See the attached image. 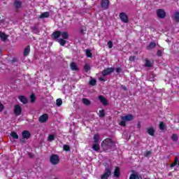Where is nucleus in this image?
Returning <instances> with one entry per match:
<instances>
[{
	"label": "nucleus",
	"instance_id": "44",
	"mask_svg": "<svg viewBox=\"0 0 179 179\" xmlns=\"http://www.w3.org/2000/svg\"><path fill=\"white\" fill-rule=\"evenodd\" d=\"M99 80H101V82L106 81V78H104V76H103L102 77H100Z\"/></svg>",
	"mask_w": 179,
	"mask_h": 179
},
{
	"label": "nucleus",
	"instance_id": "43",
	"mask_svg": "<svg viewBox=\"0 0 179 179\" xmlns=\"http://www.w3.org/2000/svg\"><path fill=\"white\" fill-rule=\"evenodd\" d=\"M108 45L109 48H113V42L112 41H108Z\"/></svg>",
	"mask_w": 179,
	"mask_h": 179
},
{
	"label": "nucleus",
	"instance_id": "47",
	"mask_svg": "<svg viewBox=\"0 0 179 179\" xmlns=\"http://www.w3.org/2000/svg\"><path fill=\"white\" fill-rule=\"evenodd\" d=\"M116 72L119 73V72H121V68L118 67L116 69Z\"/></svg>",
	"mask_w": 179,
	"mask_h": 179
},
{
	"label": "nucleus",
	"instance_id": "45",
	"mask_svg": "<svg viewBox=\"0 0 179 179\" xmlns=\"http://www.w3.org/2000/svg\"><path fill=\"white\" fill-rule=\"evenodd\" d=\"M129 61L132 62V61H135V56H131L129 57Z\"/></svg>",
	"mask_w": 179,
	"mask_h": 179
},
{
	"label": "nucleus",
	"instance_id": "33",
	"mask_svg": "<svg viewBox=\"0 0 179 179\" xmlns=\"http://www.w3.org/2000/svg\"><path fill=\"white\" fill-rule=\"evenodd\" d=\"M83 103H84L85 104V106L90 105V101H89V99H83Z\"/></svg>",
	"mask_w": 179,
	"mask_h": 179
},
{
	"label": "nucleus",
	"instance_id": "22",
	"mask_svg": "<svg viewBox=\"0 0 179 179\" xmlns=\"http://www.w3.org/2000/svg\"><path fill=\"white\" fill-rule=\"evenodd\" d=\"M30 54V46H27L24 51V57H27Z\"/></svg>",
	"mask_w": 179,
	"mask_h": 179
},
{
	"label": "nucleus",
	"instance_id": "31",
	"mask_svg": "<svg viewBox=\"0 0 179 179\" xmlns=\"http://www.w3.org/2000/svg\"><path fill=\"white\" fill-rule=\"evenodd\" d=\"M10 136H11L12 138H13L14 139H18V138H19V136L17 135V134H16V133L14 132V131L11 132Z\"/></svg>",
	"mask_w": 179,
	"mask_h": 179
},
{
	"label": "nucleus",
	"instance_id": "23",
	"mask_svg": "<svg viewBox=\"0 0 179 179\" xmlns=\"http://www.w3.org/2000/svg\"><path fill=\"white\" fill-rule=\"evenodd\" d=\"M177 163H178V166H179L178 157H176L175 158V161L171 164V167H176V166H177Z\"/></svg>",
	"mask_w": 179,
	"mask_h": 179
},
{
	"label": "nucleus",
	"instance_id": "13",
	"mask_svg": "<svg viewBox=\"0 0 179 179\" xmlns=\"http://www.w3.org/2000/svg\"><path fill=\"white\" fill-rule=\"evenodd\" d=\"M30 132L29 131H24L22 132V137L24 138L25 139H29L30 138Z\"/></svg>",
	"mask_w": 179,
	"mask_h": 179
},
{
	"label": "nucleus",
	"instance_id": "16",
	"mask_svg": "<svg viewBox=\"0 0 179 179\" xmlns=\"http://www.w3.org/2000/svg\"><path fill=\"white\" fill-rule=\"evenodd\" d=\"M14 6H15V8H17V9H19V8H22V1L19 0H15Z\"/></svg>",
	"mask_w": 179,
	"mask_h": 179
},
{
	"label": "nucleus",
	"instance_id": "17",
	"mask_svg": "<svg viewBox=\"0 0 179 179\" xmlns=\"http://www.w3.org/2000/svg\"><path fill=\"white\" fill-rule=\"evenodd\" d=\"M0 38L2 40V41H5L6 38H8V35L5 34V33L0 31Z\"/></svg>",
	"mask_w": 179,
	"mask_h": 179
},
{
	"label": "nucleus",
	"instance_id": "35",
	"mask_svg": "<svg viewBox=\"0 0 179 179\" xmlns=\"http://www.w3.org/2000/svg\"><path fill=\"white\" fill-rule=\"evenodd\" d=\"M129 179H139V176L136 174H131Z\"/></svg>",
	"mask_w": 179,
	"mask_h": 179
},
{
	"label": "nucleus",
	"instance_id": "42",
	"mask_svg": "<svg viewBox=\"0 0 179 179\" xmlns=\"http://www.w3.org/2000/svg\"><path fill=\"white\" fill-rule=\"evenodd\" d=\"M162 54H163V51L162 50H158L157 52V55H158V57H162Z\"/></svg>",
	"mask_w": 179,
	"mask_h": 179
},
{
	"label": "nucleus",
	"instance_id": "5",
	"mask_svg": "<svg viewBox=\"0 0 179 179\" xmlns=\"http://www.w3.org/2000/svg\"><path fill=\"white\" fill-rule=\"evenodd\" d=\"M50 162L52 164H58L59 163V157L57 155H53L50 157Z\"/></svg>",
	"mask_w": 179,
	"mask_h": 179
},
{
	"label": "nucleus",
	"instance_id": "37",
	"mask_svg": "<svg viewBox=\"0 0 179 179\" xmlns=\"http://www.w3.org/2000/svg\"><path fill=\"white\" fill-rule=\"evenodd\" d=\"M63 149L64 150H65L66 152H69V150H71V148H69V145H64L63 146Z\"/></svg>",
	"mask_w": 179,
	"mask_h": 179
},
{
	"label": "nucleus",
	"instance_id": "9",
	"mask_svg": "<svg viewBox=\"0 0 179 179\" xmlns=\"http://www.w3.org/2000/svg\"><path fill=\"white\" fill-rule=\"evenodd\" d=\"M157 15L158 17H160V19H164V17H166V12L162 9L157 10Z\"/></svg>",
	"mask_w": 179,
	"mask_h": 179
},
{
	"label": "nucleus",
	"instance_id": "21",
	"mask_svg": "<svg viewBox=\"0 0 179 179\" xmlns=\"http://www.w3.org/2000/svg\"><path fill=\"white\" fill-rule=\"evenodd\" d=\"M92 149L96 152L100 150V145L98 143H95V144L92 146Z\"/></svg>",
	"mask_w": 179,
	"mask_h": 179
},
{
	"label": "nucleus",
	"instance_id": "38",
	"mask_svg": "<svg viewBox=\"0 0 179 179\" xmlns=\"http://www.w3.org/2000/svg\"><path fill=\"white\" fill-rule=\"evenodd\" d=\"M96 79L92 78L90 80V84L92 85V86H94V85H96Z\"/></svg>",
	"mask_w": 179,
	"mask_h": 179
},
{
	"label": "nucleus",
	"instance_id": "26",
	"mask_svg": "<svg viewBox=\"0 0 179 179\" xmlns=\"http://www.w3.org/2000/svg\"><path fill=\"white\" fill-rule=\"evenodd\" d=\"M156 47V43L155 42H151L150 45L147 47V50H152Z\"/></svg>",
	"mask_w": 179,
	"mask_h": 179
},
{
	"label": "nucleus",
	"instance_id": "10",
	"mask_svg": "<svg viewBox=\"0 0 179 179\" xmlns=\"http://www.w3.org/2000/svg\"><path fill=\"white\" fill-rule=\"evenodd\" d=\"M108 5H110V1L108 0H101V6L103 9H108Z\"/></svg>",
	"mask_w": 179,
	"mask_h": 179
},
{
	"label": "nucleus",
	"instance_id": "48",
	"mask_svg": "<svg viewBox=\"0 0 179 179\" xmlns=\"http://www.w3.org/2000/svg\"><path fill=\"white\" fill-rule=\"evenodd\" d=\"M149 155H150V151H148V152H146V156H149Z\"/></svg>",
	"mask_w": 179,
	"mask_h": 179
},
{
	"label": "nucleus",
	"instance_id": "14",
	"mask_svg": "<svg viewBox=\"0 0 179 179\" xmlns=\"http://www.w3.org/2000/svg\"><path fill=\"white\" fill-rule=\"evenodd\" d=\"M70 68H71V71H78V65H76V63H75V62H72L70 64Z\"/></svg>",
	"mask_w": 179,
	"mask_h": 179
},
{
	"label": "nucleus",
	"instance_id": "25",
	"mask_svg": "<svg viewBox=\"0 0 179 179\" xmlns=\"http://www.w3.org/2000/svg\"><path fill=\"white\" fill-rule=\"evenodd\" d=\"M48 16H50V13L48 12H45L40 15V19H44V17H48Z\"/></svg>",
	"mask_w": 179,
	"mask_h": 179
},
{
	"label": "nucleus",
	"instance_id": "40",
	"mask_svg": "<svg viewBox=\"0 0 179 179\" xmlns=\"http://www.w3.org/2000/svg\"><path fill=\"white\" fill-rule=\"evenodd\" d=\"M171 138L172 141H178V136L176 134H173Z\"/></svg>",
	"mask_w": 179,
	"mask_h": 179
},
{
	"label": "nucleus",
	"instance_id": "2",
	"mask_svg": "<svg viewBox=\"0 0 179 179\" xmlns=\"http://www.w3.org/2000/svg\"><path fill=\"white\" fill-rule=\"evenodd\" d=\"M121 120L122 121L119 123V125H121V127H126V122H128V121H132V120H134V115L129 114L122 116Z\"/></svg>",
	"mask_w": 179,
	"mask_h": 179
},
{
	"label": "nucleus",
	"instance_id": "41",
	"mask_svg": "<svg viewBox=\"0 0 179 179\" xmlns=\"http://www.w3.org/2000/svg\"><path fill=\"white\" fill-rule=\"evenodd\" d=\"M30 99H31V103H33V102L35 101V100H36V96H34V94H32L31 95Z\"/></svg>",
	"mask_w": 179,
	"mask_h": 179
},
{
	"label": "nucleus",
	"instance_id": "18",
	"mask_svg": "<svg viewBox=\"0 0 179 179\" xmlns=\"http://www.w3.org/2000/svg\"><path fill=\"white\" fill-rule=\"evenodd\" d=\"M19 100L21 101V103H23V104H26V103H27V98H26L24 96H19Z\"/></svg>",
	"mask_w": 179,
	"mask_h": 179
},
{
	"label": "nucleus",
	"instance_id": "46",
	"mask_svg": "<svg viewBox=\"0 0 179 179\" xmlns=\"http://www.w3.org/2000/svg\"><path fill=\"white\" fill-rule=\"evenodd\" d=\"M2 110H3V104H2V103L0 102V111H2Z\"/></svg>",
	"mask_w": 179,
	"mask_h": 179
},
{
	"label": "nucleus",
	"instance_id": "20",
	"mask_svg": "<svg viewBox=\"0 0 179 179\" xmlns=\"http://www.w3.org/2000/svg\"><path fill=\"white\" fill-rule=\"evenodd\" d=\"M173 20H175V22H179V13L176 12L174 13V15H173Z\"/></svg>",
	"mask_w": 179,
	"mask_h": 179
},
{
	"label": "nucleus",
	"instance_id": "15",
	"mask_svg": "<svg viewBox=\"0 0 179 179\" xmlns=\"http://www.w3.org/2000/svg\"><path fill=\"white\" fill-rule=\"evenodd\" d=\"M147 132L148 135H150L151 136H153L155 135V129L152 127L147 129Z\"/></svg>",
	"mask_w": 179,
	"mask_h": 179
},
{
	"label": "nucleus",
	"instance_id": "49",
	"mask_svg": "<svg viewBox=\"0 0 179 179\" xmlns=\"http://www.w3.org/2000/svg\"><path fill=\"white\" fill-rule=\"evenodd\" d=\"M0 54H1V50H0Z\"/></svg>",
	"mask_w": 179,
	"mask_h": 179
},
{
	"label": "nucleus",
	"instance_id": "6",
	"mask_svg": "<svg viewBox=\"0 0 179 179\" xmlns=\"http://www.w3.org/2000/svg\"><path fill=\"white\" fill-rule=\"evenodd\" d=\"M119 17H120V20H122L123 23H128V15H127L125 13H120L119 15Z\"/></svg>",
	"mask_w": 179,
	"mask_h": 179
},
{
	"label": "nucleus",
	"instance_id": "8",
	"mask_svg": "<svg viewBox=\"0 0 179 179\" xmlns=\"http://www.w3.org/2000/svg\"><path fill=\"white\" fill-rule=\"evenodd\" d=\"M114 71V68H108L102 71L103 76H107L108 75H110Z\"/></svg>",
	"mask_w": 179,
	"mask_h": 179
},
{
	"label": "nucleus",
	"instance_id": "34",
	"mask_svg": "<svg viewBox=\"0 0 179 179\" xmlns=\"http://www.w3.org/2000/svg\"><path fill=\"white\" fill-rule=\"evenodd\" d=\"M85 52L87 57H88L89 58H92V52L90 51V50H87Z\"/></svg>",
	"mask_w": 179,
	"mask_h": 179
},
{
	"label": "nucleus",
	"instance_id": "32",
	"mask_svg": "<svg viewBox=\"0 0 179 179\" xmlns=\"http://www.w3.org/2000/svg\"><path fill=\"white\" fill-rule=\"evenodd\" d=\"M145 66H148V67H150V66H152V62H150V61H149V59H146Z\"/></svg>",
	"mask_w": 179,
	"mask_h": 179
},
{
	"label": "nucleus",
	"instance_id": "7",
	"mask_svg": "<svg viewBox=\"0 0 179 179\" xmlns=\"http://www.w3.org/2000/svg\"><path fill=\"white\" fill-rule=\"evenodd\" d=\"M38 121L41 123L47 122V121H48V114L45 113L42 115L41 117H39Z\"/></svg>",
	"mask_w": 179,
	"mask_h": 179
},
{
	"label": "nucleus",
	"instance_id": "29",
	"mask_svg": "<svg viewBox=\"0 0 179 179\" xmlns=\"http://www.w3.org/2000/svg\"><path fill=\"white\" fill-rule=\"evenodd\" d=\"M56 105L57 106V107H61V106H62V99H57L56 101Z\"/></svg>",
	"mask_w": 179,
	"mask_h": 179
},
{
	"label": "nucleus",
	"instance_id": "12",
	"mask_svg": "<svg viewBox=\"0 0 179 179\" xmlns=\"http://www.w3.org/2000/svg\"><path fill=\"white\" fill-rule=\"evenodd\" d=\"M99 100L101 101V103L103 104V106H107L108 104V101H107V99L101 95L99 96Z\"/></svg>",
	"mask_w": 179,
	"mask_h": 179
},
{
	"label": "nucleus",
	"instance_id": "1",
	"mask_svg": "<svg viewBox=\"0 0 179 179\" xmlns=\"http://www.w3.org/2000/svg\"><path fill=\"white\" fill-rule=\"evenodd\" d=\"M113 146H114V142L110 138L105 139L101 143V148L104 150H108V149H111Z\"/></svg>",
	"mask_w": 179,
	"mask_h": 179
},
{
	"label": "nucleus",
	"instance_id": "4",
	"mask_svg": "<svg viewBox=\"0 0 179 179\" xmlns=\"http://www.w3.org/2000/svg\"><path fill=\"white\" fill-rule=\"evenodd\" d=\"M111 166H108L105 169V173L101 176V179H107L111 176Z\"/></svg>",
	"mask_w": 179,
	"mask_h": 179
},
{
	"label": "nucleus",
	"instance_id": "28",
	"mask_svg": "<svg viewBox=\"0 0 179 179\" xmlns=\"http://www.w3.org/2000/svg\"><path fill=\"white\" fill-rule=\"evenodd\" d=\"M57 41L59 43L60 45H62L63 47L65 45V44H66V41L62 38L58 39Z\"/></svg>",
	"mask_w": 179,
	"mask_h": 179
},
{
	"label": "nucleus",
	"instance_id": "19",
	"mask_svg": "<svg viewBox=\"0 0 179 179\" xmlns=\"http://www.w3.org/2000/svg\"><path fill=\"white\" fill-rule=\"evenodd\" d=\"M114 176H115V177H117V178H118V177H120V168L118 166L115 167V169L114 171Z\"/></svg>",
	"mask_w": 179,
	"mask_h": 179
},
{
	"label": "nucleus",
	"instance_id": "39",
	"mask_svg": "<svg viewBox=\"0 0 179 179\" xmlns=\"http://www.w3.org/2000/svg\"><path fill=\"white\" fill-rule=\"evenodd\" d=\"M164 128H165L164 123H163V122H161L159 124V129H161L163 131Z\"/></svg>",
	"mask_w": 179,
	"mask_h": 179
},
{
	"label": "nucleus",
	"instance_id": "36",
	"mask_svg": "<svg viewBox=\"0 0 179 179\" xmlns=\"http://www.w3.org/2000/svg\"><path fill=\"white\" fill-rule=\"evenodd\" d=\"M90 70V66L89 64H85L84 66V71L88 72Z\"/></svg>",
	"mask_w": 179,
	"mask_h": 179
},
{
	"label": "nucleus",
	"instance_id": "30",
	"mask_svg": "<svg viewBox=\"0 0 179 179\" xmlns=\"http://www.w3.org/2000/svg\"><path fill=\"white\" fill-rule=\"evenodd\" d=\"M104 115H106V112L104 111V110H99V116L100 117V118H103V117H104Z\"/></svg>",
	"mask_w": 179,
	"mask_h": 179
},
{
	"label": "nucleus",
	"instance_id": "3",
	"mask_svg": "<svg viewBox=\"0 0 179 179\" xmlns=\"http://www.w3.org/2000/svg\"><path fill=\"white\" fill-rule=\"evenodd\" d=\"M62 37V38H64V40H66V38H68V37H69V34H68V32H61L59 31H57L55 32H54L52 34V37L57 40V38H59V37Z\"/></svg>",
	"mask_w": 179,
	"mask_h": 179
},
{
	"label": "nucleus",
	"instance_id": "24",
	"mask_svg": "<svg viewBox=\"0 0 179 179\" xmlns=\"http://www.w3.org/2000/svg\"><path fill=\"white\" fill-rule=\"evenodd\" d=\"M99 141H100V135L95 134L94 136V143H99Z\"/></svg>",
	"mask_w": 179,
	"mask_h": 179
},
{
	"label": "nucleus",
	"instance_id": "11",
	"mask_svg": "<svg viewBox=\"0 0 179 179\" xmlns=\"http://www.w3.org/2000/svg\"><path fill=\"white\" fill-rule=\"evenodd\" d=\"M14 113L15 115H20L22 114V107L19 105H15L14 107Z\"/></svg>",
	"mask_w": 179,
	"mask_h": 179
},
{
	"label": "nucleus",
	"instance_id": "27",
	"mask_svg": "<svg viewBox=\"0 0 179 179\" xmlns=\"http://www.w3.org/2000/svg\"><path fill=\"white\" fill-rule=\"evenodd\" d=\"M55 139V136L54 134H49L48 137V142H52Z\"/></svg>",
	"mask_w": 179,
	"mask_h": 179
}]
</instances>
